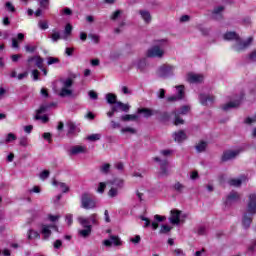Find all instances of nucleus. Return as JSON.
<instances>
[{"label":"nucleus","mask_w":256,"mask_h":256,"mask_svg":"<svg viewBox=\"0 0 256 256\" xmlns=\"http://www.w3.org/2000/svg\"><path fill=\"white\" fill-rule=\"evenodd\" d=\"M48 219L51 221V223H55V221H59V219H61V215L49 214Z\"/></svg>","instance_id":"nucleus-56"},{"label":"nucleus","mask_w":256,"mask_h":256,"mask_svg":"<svg viewBox=\"0 0 256 256\" xmlns=\"http://www.w3.org/2000/svg\"><path fill=\"white\" fill-rule=\"evenodd\" d=\"M173 189L174 191H176L177 193H183L185 191V185H183L182 183L180 182H176L174 185H173Z\"/></svg>","instance_id":"nucleus-39"},{"label":"nucleus","mask_w":256,"mask_h":256,"mask_svg":"<svg viewBox=\"0 0 256 256\" xmlns=\"http://www.w3.org/2000/svg\"><path fill=\"white\" fill-rule=\"evenodd\" d=\"M113 106L117 112L123 111L124 113H129V109H131V106L129 104H125L121 101L116 102V104Z\"/></svg>","instance_id":"nucleus-16"},{"label":"nucleus","mask_w":256,"mask_h":256,"mask_svg":"<svg viewBox=\"0 0 256 256\" xmlns=\"http://www.w3.org/2000/svg\"><path fill=\"white\" fill-rule=\"evenodd\" d=\"M224 10H225V8L223 6H218V7L214 8V10L212 12L213 19H221L223 17L222 13Z\"/></svg>","instance_id":"nucleus-26"},{"label":"nucleus","mask_w":256,"mask_h":256,"mask_svg":"<svg viewBox=\"0 0 256 256\" xmlns=\"http://www.w3.org/2000/svg\"><path fill=\"white\" fill-rule=\"evenodd\" d=\"M13 141H17V136L13 133H8L5 143H13Z\"/></svg>","instance_id":"nucleus-47"},{"label":"nucleus","mask_w":256,"mask_h":256,"mask_svg":"<svg viewBox=\"0 0 256 256\" xmlns=\"http://www.w3.org/2000/svg\"><path fill=\"white\" fill-rule=\"evenodd\" d=\"M123 13V11L121 10H117L115 11L112 16L110 17V19H112V21H117V19H119V17L121 16V14Z\"/></svg>","instance_id":"nucleus-54"},{"label":"nucleus","mask_w":256,"mask_h":256,"mask_svg":"<svg viewBox=\"0 0 256 256\" xmlns=\"http://www.w3.org/2000/svg\"><path fill=\"white\" fill-rule=\"evenodd\" d=\"M247 213L250 215H256V194L252 193L248 196Z\"/></svg>","instance_id":"nucleus-8"},{"label":"nucleus","mask_w":256,"mask_h":256,"mask_svg":"<svg viewBox=\"0 0 256 256\" xmlns=\"http://www.w3.org/2000/svg\"><path fill=\"white\" fill-rule=\"evenodd\" d=\"M101 139V134H91L87 137L88 141H99Z\"/></svg>","instance_id":"nucleus-52"},{"label":"nucleus","mask_w":256,"mask_h":256,"mask_svg":"<svg viewBox=\"0 0 256 256\" xmlns=\"http://www.w3.org/2000/svg\"><path fill=\"white\" fill-rule=\"evenodd\" d=\"M39 2V6L41 9L47 10L49 9V0H37Z\"/></svg>","instance_id":"nucleus-48"},{"label":"nucleus","mask_w":256,"mask_h":256,"mask_svg":"<svg viewBox=\"0 0 256 256\" xmlns=\"http://www.w3.org/2000/svg\"><path fill=\"white\" fill-rule=\"evenodd\" d=\"M97 202L93 199V196L89 193H84L81 196V208L82 209H95Z\"/></svg>","instance_id":"nucleus-4"},{"label":"nucleus","mask_w":256,"mask_h":256,"mask_svg":"<svg viewBox=\"0 0 256 256\" xmlns=\"http://www.w3.org/2000/svg\"><path fill=\"white\" fill-rule=\"evenodd\" d=\"M87 148L85 146H73L70 149V155H79V153H86Z\"/></svg>","instance_id":"nucleus-23"},{"label":"nucleus","mask_w":256,"mask_h":256,"mask_svg":"<svg viewBox=\"0 0 256 256\" xmlns=\"http://www.w3.org/2000/svg\"><path fill=\"white\" fill-rule=\"evenodd\" d=\"M241 101H243V96H236L233 100L224 104L222 109L223 111H231V109H237V107L241 105Z\"/></svg>","instance_id":"nucleus-7"},{"label":"nucleus","mask_w":256,"mask_h":256,"mask_svg":"<svg viewBox=\"0 0 256 256\" xmlns=\"http://www.w3.org/2000/svg\"><path fill=\"white\" fill-rule=\"evenodd\" d=\"M176 89H177L176 97H179L180 100L185 99V86L179 85V86H176Z\"/></svg>","instance_id":"nucleus-34"},{"label":"nucleus","mask_w":256,"mask_h":256,"mask_svg":"<svg viewBox=\"0 0 256 256\" xmlns=\"http://www.w3.org/2000/svg\"><path fill=\"white\" fill-rule=\"evenodd\" d=\"M138 113H143L144 117L149 118L152 117V115H155L157 111L148 108H139Z\"/></svg>","instance_id":"nucleus-28"},{"label":"nucleus","mask_w":256,"mask_h":256,"mask_svg":"<svg viewBox=\"0 0 256 256\" xmlns=\"http://www.w3.org/2000/svg\"><path fill=\"white\" fill-rule=\"evenodd\" d=\"M111 169V164L105 163L100 167V172L104 175H108L109 171Z\"/></svg>","instance_id":"nucleus-44"},{"label":"nucleus","mask_w":256,"mask_h":256,"mask_svg":"<svg viewBox=\"0 0 256 256\" xmlns=\"http://www.w3.org/2000/svg\"><path fill=\"white\" fill-rule=\"evenodd\" d=\"M135 65H136V69H138L140 73H147V68L149 67V64H147L146 59L137 60Z\"/></svg>","instance_id":"nucleus-13"},{"label":"nucleus","mask_w":256,"mask_h":256,"mask_svg":"<svg viewBox=\"0 0 256 256\" xmlns=\"http://www.w3.org/2000/svg\"><path fill=\"white\" fill-rule=\"evenodd\" d=\"M243 153V148H237L234 150H227L222 155V161H231L233 159H236V157H239Z\"/></svg>","instance_id":"nucleus-6"},{"label":"nucleus","mask_w":256,"mask_h":256,"mask_svg":"<svg viewBox=\"0 0 256 256\" xmlns=\"http://www.w3.org/2000/svg\"><path fill=\"white\" fill-rule=\"evenodd\" d=\"M156 75L161 79H167L168 77H173V75H175V66L171 64H163L157 69Z\"/></svg>","instance_id":"nucleus-3"},{"label":"nucleus","mask_w":256,"mask_h":256,"mask_svg":"<svg viewBox=\"0 0 256 256\" xmlns=\"http://www.w3.org/2000/svg\"><path fill=\"white\" fill-rule=\"evenodd\" d=\"M112 185H115L116 187H118V189H123V187L125 186V181L123 179H115L112 182Z\"/></svg>","instance_id":"nucleus-46"},{"label":"nucleus","mask_w":256,"mask_h":256,"mask_svg":"<svg viewBox=\"0 0 256 256\" xmlns=\"http://www.w3.org/2000/svg\"><path fill=\"white\" fill-rule=\"evenodd\" d=\"M239 199V193L232 191L228 194L226 198V205H231V203H235L236 201H239Z\"/></svg>","instance_id":"nucleus-19"},{"label":"nucleus","mask_w":256,"mask_h":256,"mask_svg":"<svg viewBox=\"0 0 256 256\" xmlns=\"http://www.w3.org/2000/svg\"><path fill=\"white\" fill-rule=\"evenodd\" d=\"M140 17H142L144 23H151V12H149L148 10H140L138 11Z\"/></svg>","instance_id":"nucleus-22"},{"label":"nucleus","mask_w":256,"mask_h":256,"mask_svg":"<svg viewBox=\"0 0 256 256\" xmlns=\"http://www.w3.org/2000/svg\"><path fill=\"white\" fill-rule=\"evenodd\" d=\"M71 87H73V79L68 78L62 81V88L71 89Z\"/></svg>","instance_id":"nucleus-42"},{"label":"nucleus","mask_w":256,"mask_h":256,"mask_svg":"<svg viewBox=\"0 0 256 256\" xmlns=\"http://www.w3.org/2000/svg\"><path fill=\"white\" fill-rule=\"evenodd\" d=\"M27 237L31 241L33 239H39V237H41V235H39V232H37L33 229H30V230H28Z\"/></svg>","instance_id":"nucleus-36"},{"label":"nucleus","mask_w":256,"mask_h":256,"mask_svg":"<svg viewBox=\"0 0 256 256\" xmlns=\"http://www.w3.org/2000/svg\"><path fill=\"white\" fill-rule=\"evenodd\" d=\"M105 247H119L122 245L121 238L119 236L110 235L109 239L103 241Z\"/></svg>","instance_id":"nucleus-10"},{"label":"nucleus","mask_w":256,"mask_h":256,"mask_svg":"<svg viewBox=\"0 0 256 256\" xmlns=\"http://www.w3.org/2000/svg\"><path fill=\"white\" fill-rule=\"evenodd\" d=\"M207 149V142H200L196 145V151L198 153H203Z\"/></svg>","instance_id":"nucleus-43"},{"label":"nucleus","mask_w":256,"mask_h":256,"mask_svg":"<svg viewBox=\"0 0 256 256\" xmlns=\"http://www.w3.org/2000/svg\"><path fill=\"white\" fill-rule=\"evenodd\" d=\"M91 230H92V226H88L82 230H79L78 233H79V236L80 237H84V238H87L89 237V235H91Z\"/></svg>","instance_id":"nucleus-30"},{"label":"nucleus","mask_w":256,"mask_h":256,"mask_svg":"<svg viewBox=\"0 0 256 256\" xmlns=\"http://www.w3.org/2000/svg\"><path fill=\"white\" fill-rule=\"evenodd\" d=\"M251 223H253V215H251V213H244L242 217V225L244 229H249V227H251Z\"/></svg>","instance_id":"nucleus-15"},{"label":"nucleus","mask_w":256,"mask_h":256,"mask_svg":"<svg viewBox=\"0 0 256 256\" xmlns=\"http://www.w3.org/2000/svg\"><path fill=\"white\" fill-rule=\"evenodd\" d=\"M49 174H50L49 170H44V171H42V172L40 173V179H41L42 181H45V179H49Z\"/></svg>","instance_id":"nucleus-58"},{"label":"nucleus","mask_w":256,"mask_h":256,"mask_svg":"<svg viewBox=\"0 0 256 256\" xmlns=\"http://www.w3.org/2000/svg\"><path fill=\"white\" fill-rule=\"evenodd\" d=\"M169 219H170V223H172V225H179V223H181V211L172 210L171 216Z\"/></svg>","instance_id":"nucleus-12"},{"label":"nucleus","mask_w":256,"mask_h":256,"mask_svg":"<svg viewBox=\"0 0 256 256\" xmlns=\"http://www.w3.org/2000/svg\"><path fill=\"white\" fill-rule=\"evenodd\" d=\"M203 75L201 74H188V82L189 83H203Z\"/></svg>","instance_id":"nucleus-20"},{"label":"nucleus","mask_w":256,"mask_h":256,"mask_svg":"<svg viewBox=\"0 0 256 256\" xmlns=\"http://www.w3.org/2000/svg\"><path fill=\"white\" fill-rule=\"evenodd\" d=\"M106 101L109 105H117L119 101H117V95L113 93L106 94Z\"/></svg>","instance_id":"nucleus-29"},{"label":"nucleus","mask_w":256,"mask_h":256,"mask_svg":"<svg viewBox=\"0 0 256 256\" xmlns=\"http://www.w3.org/2000/svg\"><path fill=\"white\" fill-rule=\"evenodd\" d=\"M241 183H243L241 179H231L229 181V185H232L233 187H241Z\"/></svg>","instance_id":"nucleus-50"},{"label":"nucleus","mask_w":256,"mask_h":256,"mask_svg":"<svg viewBox=\"0 0 256 256\" xmlns=\"http://www.w3.org/2000/svg\"><path fill=\"white\" fill-rule=\"evenodd\" d=\"M52 185H54V187H59L61 189L62 193H69V186H67V184H65L63 182L53 180Z\"/></svg>","instance_id":"nucleus-27"},{"label":"nucleus","mask_w":256,"mask_h":256,"mask_svg":"<svg viewBox=\"0 0 256 256\" xmlns=\"http://www.w3.org/2000/svg\"><path fill=\"white\" fill-rule=\"evenodd\" d=\"M25 51L26 53H35V51H37V46L26 45Z\"/></svg>","instance_id":"nucleus-59"},{"label":"nucleus","mask_w":256,"mask_h":256,"mask_svg":"<svg viewBox=\"0 0 256 256\" xmlns=\"http://www.w3.org/2000/svg\"><path fill=\"white\" fill-rule=\"evenodd\" d=\"M139 119V116L135 114H126L121 116V121H137Z\"/></svg>","instance_id":"nucleus-37"},{"label":"nucleus","mask_w":256,"mask_h":256,"mask_svg":"<svg viewBox=\"0 0 256 256\" xmlns=\"http://www.w3.org/2000/svg\"><path fill=\"white\" fill-rule=\"evenodd\" d=\"M23 39H25V34L18 33L17 38H12V48L19 49V42L23 41Z\"/></svg>","instance_id":"nucleus-24"},{"label":"nucleus","mask_w":256,"mask_h":256,"mask_svg":"<svg viewBox=\"0 0 256 256\" xmlns=\"http://www.w3.org/2000/svg\"><path fill=\"white\" fill-rule=\"evenodd\" d=\"M109 197H117L119 195V190L117 188L112 187L108 192Z\"/></svg>","instance_id":"nucleus-53"},{"label":"nucleus","mask_w":256,"mask_h":256,"mask_svg":"<svg viewBox=\"0 0 256 256\" xmlns=\"http://www.w3.org/2000/svg\"><path fill=\"white\" fill-rule=\"evenodd\" d=\"M254 38L252 36L248 37L246 40H243L241 36L237 41L232 45L233 51L236 53H243V51H247L251 45H253Z\"/></svg>","instance_id":"nucleus-2"},{"label":"nucleus","mask_w":256,"mask_h":256,"mask_svg":"<svg viewBox=\"0 0 256 256\" xmlns=\"http://www.w3.org/2000/svg\"><path fill=\"white\" fill-rule=\"evenodd\" d=\"M27 61H28V67H31V63L35 61L36 67H38V69H43V58H41V56L29 57Z\"/></svg>","instance_id":"nucleus-14"},{"label":"nucleus","mask_w":256,"mask_h":256,"mask_svg":"<svg viewBox=\"0 0 256 256\" xmlns=\"http://www.w3.org/2000/svg\"><path fill=\"white\" fill-rule=\"evenodd\" d=\"M172 153L173 150L169 149L160 151V155H162V157H171Z\"/></svg>","instance_id":"nucleus-61"},{"label":"nucleus","mask_w":256,"mask_h":256,"mask_svg":"<svg viewBox=\"0 0 256 256\" xmlns=\"http://www.w3.org/2000/svg\"><path fill=\"white\" fill-rule=\"evenodd\" d=\"M71 95H73V90H71V88H63L62 87L59 92L60 97H71Z\"/></svg>","instance_id":"nucleus-31"},{"label":"nucleus","mask_w":256,"mask_h":256,"mask_svg":"<svg viewBox=\"0 0 256 256\" xmlns=\"http://www.w3.org/2000/svg\"><path fill=\"white\" fill-rule=\"evenodd\" d=\"M173 138L176 143H183V141L187 139V134L185 133V131L180 130L173 134Z\"/></svg>","instance_id":"nucleus-18"},{"label":"nucleus","mask_w":256,"mask_h":256,"mask_svg":"<svg viewBox=\"0 0 256 256\" xmlns=\"http://www.w3.org/2000/svg\"><path fill=\"white\" fill-rule=\"evenodd\" d=\"M55 63H59V58H55V57L47 58V65H55Z\"/></svg>","instance_id":"nucleus-57"},{"label":"nucleus","mask_w":256,"mask_h":256,"mask_svg":"<svg viewBox=\"0 0 256 256\" xmlns=\"http://www.w3.org/2000/svg\"><path fill=\"white\" fill-rule=\"evenodd\" d=\"M51 39H52L53 43H57V41H59V39H63V36H61V33L59 31L53 30Z\"/></svg>","instance_id":"nucleus-40"},{"label":"nucleus","mask_w":256,"mask_h":256,"mask_svg":"<svg viewBox=\"0 0 256 256\" xmlns=\"http://www.w3.org/2000/svg\"><path fill=\"white\" fill-rule=\"evenodd\" d=\"M51 227L57 229V226H48L45 224L42 225L41 233L44 235V239H49V237H51Z\"/></svg>","instance_id":"nucleus-25"},{"label":"nucleus","mask_w":256,"mask_h":256,"mask_svg":"<svg viewBox=\"0 0 256 256\" xmlns=\"http://www.w3.org/2000/svg\"><path fill=\"white\" fill-rule=\"evenodd\" d=\"M199 101H200L201 105H204L205 107H207V106L213 105V103H215V96L207 95V94H200Z\"/></svg>","instance_id":"nucleus-11"},{"label":"nucleus","mask_w":256,"mask_h":256,"mask_svg":"<svg viewBox=\"0 0 256 256\" xmlns=\"http://www.w3.org/2000/svg\"><path fill=\"white\" fill-rule=\"evenodd\" d=\"M165 45H167V40H158L154 46L147 50L146 57L150 59H163L165 57Z\"/></svg>","instance_id":"nucleus-1"},{"label":"nucleus","mask_w":256,"mask_h":256,"mask_svg":"<svg viewBox=\"0 0 256 256\" xmlns=\"http://www.w3.org/2000/svg\"><path fill=\"white\" fill-rule=\"evenodd\" d=\"M121 133H132L135 134L137 131L134 128L131 127H125L121 129Z\"/></svg>","instance_id":"nucleus-60"},{"label":"nucleus","mask_w":256,"mask_h":256,"mask_svg":"<svg viewBox=\"0 0 256 256\" xmlns=\"http://www.w3.org/2000/svg\"><path fill=\"white\" fill-rule=\"evenodd\" d=\"M55 106L54 103H51L49 105H41L40 108L36 111V116L35 119L37 121H42V123H47L49 121V117H47V115L41 116L42 113H45V111H47V109H49V107H53Z\"/></svg>","instance_id":"nucleus-5"},{"label":"nucleus","mask_w":256,"mask_h":256,"mask_svg":"<svg viewBox=\"0 0 256 256\" xmlns=\"http://www.w3.org/2000/svg\"><path fill=\"white\" fill-rule=\"evenodd\" d=\"M239 37H240L239 34H237L236 32H232V31L226 32L223 35V39L225 41H234V43L238 40Z\"/></svg>","instance_id":"nucleus-21"},{"label":"nucleus","mask_w":256,"mask_h":256,"mask_svg":"<svg viewBox=\"0 0 256 256\" xmlns=\"http://www.w3.org/2000/svg\"><path fill=\"white\" fill-rule=\"evenodd\" d=\"M154 161L160 163V177H167L169 175V162L167 160H161L159 157H155Z\"/></svg>","instance_id":"nucleus-9"},{"label":"nucleus","mask_w":256,"mask_h":256,"mask_svg":"<svg viewBox=\"0 0 256 256\" xmlns=\"http://www.w3.org/2000/svg\"><path fill=\"white\" fill-rule=\"evenodd\" d=\"M19 145L21 147H29V138L27 136H21L19 138Z\"/></svg>","instance_id":"nucleus-41"},{"label":"nucleus","mask_w":256,"mask_h":256,"mask_svg":"<svg viewBox=\"0 0 256 256\" xmlns=\"http://www.w3.org/2000/svg\"><path fill=\"white\" fill-rule=\"evenodd\" d=\"M67 127H68L67 135H75V132L77 131V126L75 125V123L69 121L67 122Z\"/></svg>","instance_id":"nucleus-33"},{"label":"nucleus","mask_w":256,"mask_h":256,"mask_svg":"<svg viewBox=\"0 0 256 256\" xmlns=\"http://www.w3.org/2000/svg\"><path fill=\"white\" fill-rule=\"evenodd\" d=\"M78 222L80 223V225H82V227L87 228V227H91L89 218H84L83 216H79L78 218Z\"/></svg>","instance_id":"nucleus-38"},{"label":"nucleus","mask_w":256,"mask_h":256,"mask_svg":"<svg viewBox=\"0 0 256 256\" xmlns=\"http://www.w3.org/2000/svg\"><path fill=\"white\" fill-rule=\"evenodd\" d=\"M197 233L198 235H205V233H207V228L205 226H200L197 229Z\"/></svg>","instance_id":"nucleus-64"},{"label":"nucleus","mask_w":256,"mask_h":256,"mask_svg":"<svg viewBox=\"0 0 256 256\" xmlns=\"http://www.w3.org/2000/svg\"><path fill=\"white\" fill-rule=\"evenodd\" d=\"M38 27L45 31V29H49V24L47 23V21H39Z\"/></svg>","instance_id":"nucleus-62"},{"label":"nucleus","mask_w":256,"mask_h":256,"mask_svg":"<svg viewBox=\"0 0 256 256\" xmlns=\"http://www.w3.org/2000/svg\"><path fill=\"white\" fill-rule=\"evenodd\" d=\"M172 227L167 226V225H162L161 229H160V234L161 235H166L167 233H169V231H171Z\"/></svg>","instance_id":"nucleus-51"},{"label":"nucleus","mask_w":256,"mask_h":256,"mask_svg":"<svg viewBox=\"0 0 256 256\" xmlns=\"http://www.w3.org/2000/svg\"><path fill=\"white\" fill-rule=\"evenodd\" d=\"M172 115L174 116V125H183L185 123V120L180 117L179 113L173 111Z\"/></svg>","instance_id":"nucleus-35"},{"label":"nucleus","mask_w":256,"mask_h":256,"mask_svg":"<svg viewBox=\"0 0 256 256\" xmlns=\"http://www.w3.org/2000/svg\"><path fill=\"white\" fill-rule=\"evenodd\" d=\"M140 219L141 221H145L144 229H147V227H151V226L154 231H156V229H159V223L155 221L151 223V220H149V218L145 216H141Z\"/></svg>","instance_id":"nucleus-17"},{"label":"nucleus","mask_w":256,"mask_h":256,"mask_svg":"<svg viewBox=\"0 0 256 256\" xmlns=\"http://www.w3.org/2000/svg\"><path fill=\"white\" fill-rule=\"evenodd\" d=\"M88 219H89V221H91L92 225H99V220L97 219V214H92Z\"/></svg>","instance_id":"nucleus-55"},{"label":"nucleus","mask_w":256,"mask_h":256,"mask_svg":"<svg viewBox=\"0 0 256 256\" xmlns=\"http://www.w3.org/2000/svg\"><path fill=\"white\" fill-rule=\"evenodd\" d=\"M191 111V108L189 106H183L180 108V110L174 111V113H178L179 115H187Z\"/></svg>","instance_id":"nucleus-45"},{"label":"nucleus","mask_w":256,"mask_h":256,"mask_svg":"<svg viewBox=\"0 0 256 256\" xmlns=\"http://www.w3.org/2000/svg\"><path fill=\"white\" fill-rule=\"evenodd\" d=\"M72 31H73V26H71V24H67L65 26L64 35L62 36V39L67 41V39H68V37H70Z\"/></svg>","instance_id":"nucleus-32"},{"label":"nucleus","mask_w":256,"mask_h":256,"mask_svg":"<svg viewBox=\"0 0 256 256\" xmlns=\"http://www.w3.org/2000/svg\"><path fill=\"white\" fill-rule=\"evenodd\" d=\"M88 95L90 97V99H93L94 101H97V99H99V96L97 95V92L90 90L88 92Z\"/></svg>","instance_id":"nucleus-63"},{"label":"nucleus","mask_w":256,"mask_h":256,"mask_svg":"<svg viewBox=\"0 0 256 256\" xmlns=\"http://www.w3.org/2000/svg\"><path fill=\"white\" fill-rule=\"evenodd\" d=\"M107 188V184L105 182H100L98 184V188L96 189L97 193H105V189Z\"/></svg>","instance_id":"nucleus-49"}]
</instances>
